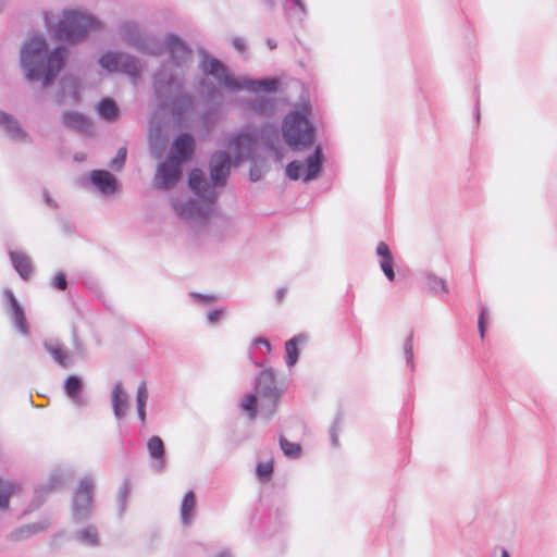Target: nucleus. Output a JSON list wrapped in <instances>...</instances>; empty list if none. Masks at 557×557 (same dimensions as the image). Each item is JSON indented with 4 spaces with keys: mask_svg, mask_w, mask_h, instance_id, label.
I'll use <instances>...</instances> for the list:
<instances>
[{
    "mask_svg": "<svg viewBox=\"0 0 557 557\" xmlns=\"http://www.w3.org/2000/svg\"><path fill=\"white\" fill-rule=\"evenodd\" d=\"M135 49L150 55H160L164 51L170 55V60L162 63L153 74L152 86L159 108L178 120L193 111L194 98L184 90L186 81L184 67L191 60V50L188 46L174 34L166 35L164 44L156 36L144 35L135 44Z\"/></svg>",
    "mask_w": 557,
    "mask_h": 557,
    "instance_id": "obj_1",
    "label": "nucleus"
},
{
    "mask_svg": "<svg viewBox=\"0 0 557 557\" xmlns=\"http://www.w3.org/2000/svg\"><path fill=\"white\" fill-rule=\"evenodd\" d=\"M232 165V158L226 151H215L209 162V183L200 169H193L188 176L190 189L199 197L196 199L173 198L171 203L180 220L191 228L198 230L207 225L213 205L218 197L215 187L226 184Z\"/></svg>",
    "mask_w": 557,
    "mask_h": 557,
    "instance_id": "obj_2",
    "label": "nucleus"
},
{
    "mask_svg": "<svg viewBox=\"0 0 557 557\" xmlns=\"http://www.w3.org/2000/svg\"><path fill=\"white\" fill-rule=\"evenodd\" d=\"M67 51L64 47H57L50 53L42 35L28 38L21 48L20 62L29 82L42 81L48 87L61 71Z\"/></svg>",
    "mask_w": 557,
    "mask_h": 557,
    "instance_id": "obj_3",
    "label": "nucleus"
},
{
    "mask_svg": "<svg viewBox=\"0 0 557 557\" xmlns=\"http://www.w3.org/2000/svg\"><path fill=\"white\" fill-rule=\"evenodd\" d=\"M284 388L276 380L273 369L261 371L255 380V393H247L239 401V407L247 412L250 420L258 414L269 420L277 410Z\"/></svg>",
    "mask_w": 557,
    "mask_h": 557,
    "instance_id": "obj_4",
    "label": "nucleus"
},
{
    "mask_svg": "<svg viewBox=\"0 0 557 557\" xmlns=\"http://www.w3.org/2000/svg\"><path fill=\"white\" fill-rule=\"evenodd\" d=\"M201 71L211 75L220 86L230 91H239L245 89L252 94L275 92L278 89L280 82L277 78L253 79L249 77L236 78L232 75L227 67L218 59L210 58L207 53H202L200 63Z\"/></svg>",
    "mask_w": 557,
    "mask_h": 557,
    "instance_id": "obj_5",
    "label": "nucleus"
},
{
    "mask_svg": "<svg viewBox=\"0 0 557 557\" xmlns=\"http://www.w3.org/2000/svg\"><path fill=\"white\" fill-rule=\"evenodd\" d=\"M311 107L302 103L290 111L283 120L282 134L287 146L294 151L310 148L315 140V127L309 121Z\"/></svg>",
    "mask_w": 557,
    "mask_h": 557,
    "instance_id": "obj_6",
    "label": "nucleus"
},
{
    "mask_svg": "<svg viewBox=\"0 0 557 557\" xmlns=\"http://www.w3.org/2000/svg\"><path fill=\"white\" fill-rule=\"evenodd\" d=\"M98 21L90 14L76 10H64L63 17L54 28V37L66 42L82 40L89 29L96 28Z\"/></svg>",
    "mask_w": 557,
    "mask_h": 557,
    "instance_id": "obj_7",
    "label": "nucleus"
},
{
    "mask_svg": "<svg viewBox=\"0 0 557 557\" xmlns=\"http://www.w3.org/2000/svg\"><path fill=\"white\" fill-rule=\"evenodd\" d=\"M99 65L108 73H122L129 76L136 85L143 74L140 60L125 52L108 51L98 59Z\"/></svg>",
    "mask_w": 557,
    "mask_h": 557,
    "instance_id": "obj_8",
    "label": "nucleus"
},
{
    "mask_svg": "<svg viewBox=\"0 0 557 557\" xmlns=\"http://www.w3.org/2000/svg\"><path fill=\"white\" fill-rule=\"evenodd\" d=\"M323 151L320 145L315 146L313 152L305 160L306 171L304 172V163L297 160L286 165L285 174L292 181H298L302 177L305 183L315 180L322 171Z\"/></svg>",
    "mask_w": 557,
    "mask_h": 557,
    "instance_id": "obj_9",
    "label": "nucleus"
},
{
    "mask_svg": "<svg viewBox=\"0 0 557 557\" xmlns=\"http://www.w3.org/2000/svg\"><path fill=\"white\" fill-rule=\"evenodd\" d=\"M95 480L84 476L74 493L72 500L73 518L75 521H84L91 516L94 508Z\"/></svg>",
    "mask_w": 557,
    "mask_h": 557,
    "instance_id": "obj_10",
    "label": "nucleus"
},
{
    "mask_svg": "<svg viewBox=\"0 0 557 557\" xmlns=\"http://www.w3.org/2000/svg\"><path fill=\"white\" fill-rule=\"evenodd\" d=\"M257 133L242 128L238 133L228 135L227 147L233 152V163L238 165L252 157L256 148Z\"/></svg>",
    "mask_w": 557,
    "mask_h": 557,
    "instance_id": "obj_11",
    "label": "nucleus"
},
{
    "mask_svg": "<svg viewBox=\"0 0 557 557\" xmlns=\"http://www.w3.org/2000/svg\"><path fill=\"white\" fill-rule=\"evenodd\" d=\"M182 163L174 157H168L165 161L158 166L154 184L160 189H168L174 186L181 178Z\"/></svg>",
    "mask_w": 557,
    "mask_h": 557,
    "instance_id": "obj_12",
    "label": "nucleus"
},
{
    "mask_svg": "<svg viewBox=\"0 0 557 557\" xmlns=\"http://www.w3.org/2000/svg\"><path fill=\"white\" fill-rule=\"evenodd\" d=\"M147 450L152 459L151 469L157 473L163 472L166 461L164 444L161 437L157 435L151 436L147 442Z\"/></svg>",
    "mask_w": 557,
    "mask_h": 557,
    "instance_id": "obj_13",
    "label": "nucleus"
},
{
    "mask_svg": "<svg viewBox=\"0 0 557 557\" xmlns=\"http://www.w3.org/2000/svg\"><path fill=\"white\" fill-rule=\"evenodd\" d=\"M194 148V137L188 133H183L173 141L169 157H174L175 160H180L182 163L191 157Z\"/></svg>",
    "mask_w": 557,
    "mask_h": 557,
    "instance_id": "obj_14",
    "label": "nucleus"
},
{
    "mask_svg": "<svg viewBox=\"0 0 557 557\" xmlns=\"http://www.w3.org/2000/svg\"><path fill=\"white\" fill-rule=\"evenodd\" d=\"M83 381L77 375H70L64 382L65 395L71 399L72 404L76 407H84L87 405V399L82 393Z\"/></svg>",
    "mask_w": 557,
    "mask_h": 557,
    "instance_id": "obj_15",
    "label": "nucleus"
},
{
    "mask_svg": "<svg viewBox=\"0 0 557 557\" xmlns=\"http://www.w3.org/2000/svg\"><path fill=\"white\" fill-rule=\"evenodd\" d=\"M245 109L252 114L269 117L274 113L275 102L268 97H256L245 101Z\"/></svg>",
    "mask_w": 557,
    "mask_h": 557,
    "instance_id": "obj_16",
    "label": "nucleus"
},
{
    "mask_svg": "<svg viewBox=\"0 0 557 557\" xmlns=\"http://www.w3.org/2000/svg\"><path fill=\"white\" fill-rule=\"evenodd\" d=\"M90 181L103 195H112L116 190V180L109 171H92Z\"/></svg>",
    "mask_w": 557,
    "mask_h": 557,
    "instance_id": "obj_17",
    "label": "nucleus"
},
{
    "mask_svg": "<svg viewBox=\"0 0 557 557\" xmlns=\"http://www.w3.org/2000/svg\"><path fill=\"white\" fill-rule=\"evenodd\" d=\"M112 408L116 419L121 420L126 416L128 395L121 382L114 384L111 394Z\"/></svg>",
    "mask_w": 557,
    "mask_h": 557,
    "instance_id": "obj_18",
    "label": "nucleus"
},
{
    "mask_svg": "<svg viewBox=\"0 0 557 557\" xmlns=\"http://www.w3.org/2000/svg\"><path fill=\"white\" fill-rule=\"evenodd\" d=\"M0 125L4 127L7 135L15 141H24L27 138L26 132L21 127L18 121L11 114L0 111Z\"/></svg>",
    "mask_w": 557,
    "mask_h": 557,
    "instance_id": "obj_19",
    "label": "nucleus"
},
{
    "mask_svg": "<svg viewBox=\"0 0 557 557\" xmlns=\"http://www.w3.org/2000/svg\"><path fill=\"white\" fill-rule=\"evenodd\" d=\"M9 256L13 268L18 273L21 278L24 281L28 280L34 272L30 258L26 253L16 250H10Z\"/></svg>",
    "mask_w": 557,
    "mask_h": 557,
    "instance_id": "obj_20",
    "label": "nucleus"
},
{
    "mask_svg": "<svg viewBox=\"0 0 557 557\" xmlns=\"http://www.w3.org/2000/svg\"><path fill=\"white\" fill-rule=\"evenodd\" d=\"M45 349L51 355L52 359L62 368H69L72 363L70 352L63 345L55 339L46 341L44 343Z\"/></svg>",
    "mask_w": 557,
    "mask_h": 557,
    "instance_id": "obj_21",
    "label": "nucleus"
},
{
    "mask_svg": "<svg viewBox=\"0 0 557 557\" xmlns=\"http://www.w3.org/2000/svg\"><path fill=\"white\" fill-rule=\"evenodd\" d=\"M282 9L287 18L299 23H302L308 15V8L304 0H283Z\"/></svg>",
    "mask_w": 557,
    "mask_h": 557,
    "instance_id": "obj_22",
    "label": "nucleus"
},
{
    "mask_svg": "<svg viewBox=\"0 0 557 557\" xmlns=\"http://www.w3.org/2000/svg\"><path fill=\"white\" fill-rule=\"evenodd\" d=\"M63 124L72 129H76L81 133H89L91 131V122L84 114L74 112V111H65L62 114Z\"/></svg>",
    "mask_w": 557,
    "mask_h": 557,
    "instance_id": "obj_23",
    "label": "nucleus"
},
{
    "mask_svg": "<svg viewBox=\"0 0 557 557\" xmlns=\"http://www.w3.org/2000/svg\"><path fill=\"white\" fill-rule=\"evenodd\" d=\"M196 515V496L193 491H188L181 503L180 519L183 525L188 527Z\"/></svg>",
    "mask_w": 557,
    "mask_h": 557,
    "instance_id": "obj_24",
    "label": "nucleus"
},
{
    "mask_svg": "<svg viewBox=\"0 0 557 557\" xmlns=\"http://www.w3.org/2000/svg\"><path fill=\"white\" fill-rule=\"evenodd\" d=\"M66 92H69L73 102L79 100V83L76 78H65L61 82V90L57 95V102L63 104L65 102Z\"/></svg>",
    "mask_w": 557,
    "mask_h": 557,
    "instance_id": "obj_25",
    "label": "nucleus"
},
{
    "mask_svg": "<svg viewBox=\"0 0 557 557\" xmlns=\"http://www.w3.org/2000/svg\"><path fill=\"white\" fill-rule=\"evenodd\" d=\"M72 539L85 546H97L99 544L98 530L94 525H87L72 534Z\"/></svg>",
    "mask_w": 557,
    "mask_h": 557,
    "instance_id": "obj_26",
    "label": "nucleus"
},
{
    "mask_svg": "<svg viewBox=\"0 0 557 557\" xmlns=\"http://www.w3.org/2000/svg\"><path fill=\"white\" fill-rule=\"evenodd\" d=\"M307 341L306 335L299 334L288 339L285 343V352H286V364L287 367H294L299 358L298 346L304 344Z\"/></svg>",
    "mask_w": 557,
    "mask_h": 557,
    "instance_id": "obj_27",
    "label": "nucleus"
},
{
    "mask_svg": "<svg viewBox=\"0 0 557 557\" xmlns=\"http://www.w3.org/2000/svg\"><path fill=\"white\" fill-rule=\"evenodd\" d=\"M144 35L134 22H125L121 25V37L129 46L135 48V44L139 41Z\"/></svg>",
    "mask_w": 557,
    "mask_h": 557,
    "instance_id": "obj_28",
    "label": "nucleus"
},
{
    "mask_svg": "<svg viewBox=\"0 0 557 557\" xmlns=\"http://www.w3.org/2000/svg\"><path fill=\"white\" fill-rule=\"evenodd\" d=\"M10 315L15 329L23 335H28L29 329L23 307L18 304L10 308Z\"/></svg>",
    "mask_w": 557,
    "mask_h": 557,
    "instance_id": "obj_29",
    "label": "nucleus"
},
{
    "mask_svg": "<svg viewBox=\"0 0 557 557\" xmlns=\"http://www.w3.org/2000/svg\"><path fill=\"white\" fill-rule=\"evenodd\" d=\"M97 112L101 119L111 122L117 117L119 109L114 100L104 98L98 103Z\"/></svg>",
    "mask_w": 557,
    "mask_h": 557,
    "instance_id": "obj_30",
    "label": "nucleus"
},
{
    "mask_svg": "<svg viewBox=\"0 0 557 557\" xmlns=\"http://www.w3.org/2000/svg\"><path fill=\"white\" fill-rule=\"evenodd\" d=\"M403 350L407 369L410 372H414L416 364L413 360V331H410L409 334L407 335L403 345Z\"/></svg>",
    "mask_w": 557,
    "mask_h": 557,
    "instance_id": "obj_31",
    "label": "nucleus"
},
{
    "mask_svg": "<svg viewBox=\"0 0 557 557\" xmlns=\"http://www.w3.org/2000/svg\"><path fill=\"white\" fill-rule=\"evenodd\" d=\"M425 285H426L428 289L434 294H447L448 293L446 282L443 278H441L432 273H428L425 275Z\"/></svg>",
    "mask_w": 557,
    "mask_h": 557,
    "instance_id": "obj_32",
    "label": "nucleus"
},
{
    "mask_svg": "<svg viewBox=\"0 0 557 557\" xmlns=\"http://www.w3.org/2000/svg\"><path fill=\"white\" fill-rule=\"evenodd\" d=\"M131 495V486L127 480H125L117 493V505H119V515L122 516L127 507V502Z\"/></svg>",
    "mask_w": 557,
    "mask_h": 557,
    "instance_id": "obj_33",
    "label": "nucleus"
},
{
    "mask_svg": "<svg viewBox=\"0 0 557 557\" xmlns=\"http://www.w3.org/2000/svg\"><path fill=\"white\" fill-rule=\"evenodd\" d=\"M280 445H281V448H282L284 455L289 458L296 459L301 454V447L298 443H293V442L287 441L284 437H281Z\"/></svg>",
    "mask_w": 557,
    "mask_h": 557,
    "instance_id": "obj_34",
    "label": "nucleus"
},
{
    "mask_svg": "<svg viewBox=\"0 0 557 557\" xmlns=\"http://www.w3.org/2000/svg\"><path fill=\"white\" fill-rule=\"evenodd\" d=\"M12 492V485L0 479V508H7Z\"/></svg>",
    "mask_w": 557,
    "mask_h": 557,
    "instance_id": "obj_35",
    "label": "nucleus"
},
{
    "mask_svg": "<svg viewBox=\"0 0 557 557\" xmlns=\"http://www.w3.org/2000/svg\"><path fill=\"white\" fill-rule=\"evenodd\" d=\"M256 472L261 480H268L273 472V463L271 461L259 462Z\"/></svg>",
    "mask_w": 557,
    "mask_h": 557,
    "instance_id": "obj_36",
    "label": "nucleus"
},
{
    "mask_svg": "<svg viewBox=\"0 0 557 557\" xmlns=\"http://www.w3.org/2000/svg\"><path fill=\"white\" fill-rule=\"evenodd\" d=\"M488 320H490L488 309L485 306H481L480 312H479L478 327H479V332H480V335L482 338L484 337L485 325L488 322Z\"/></svg>",
    "mask_w": 557,
    "mask_h": 557,
    "instance_id": "obj_37",
    "label": "nucleus"
},
{
    "mask_svg": "<svg viewBox=\"0 0 557 557\" xmlns=\"http://www.w3.org/2000/svg\"><path fill=\"white\" fill-rule=\"evenodd\" d=\"M148 400V389L145 382H141L137 388L136 403L137 407H146Z\"/></svg>",
    "mask_w": 557,
    "mask_h": 557,
    "instance_id": "obj_38",
    "label": "nucleus"
},
{
    "mask_svg": "<svg viewBox=\"0 0 557 557\" xmlns=\"http://www.w3.org/2000/svg\"><path fill=\"white\" fill-rule=\"evenodd\" d=\"M126 160V148L122 147L117 150L116 156L112 159L110 166L113 170H120Z\"/></svg>",
    "mask_w": 557,
    "mask_h": 557,
    "instance_id": "obj_39",
    "label": "nucleus"
},
{
    "mask_svg": "<svg viewBox=\"0 0 557 557\" xmlns=\"http://www.w3.org/2000/svg\"><path fill=\"white\" fill-rule=\"evenodd\" d=\"M164 149V141L162 139H152L150 138V151L151 154L159 159L161 158Z\"/></svg>",
    "mask_w": 557,
    "mask_h": 557,
    "instance_id": "obj_40",
    "label": "nucleus"
},
{
    "mask_svg": "<svg viewBox=\"0 0 557 557\" xmlns=\"http://www.w3.org/2000/svg\"><path fill=\"white\" fill-rule=\"evenodd\" d=\"M380 265L388 281H394L395 272L393 269V259L381 260Z\"/></svg>",
    "mask_w": 557,
    "mask_h": 557,
    "instance_id": "obj_41",
    "label": "nucleus"
},
{
    "mask_svg": "<svg viewBox=\"0 0 557 557\" xmlns=\"http://www.w3.org/2000/svg\"><path fill=\"white\" fill-rule=\"evenodd\" d=\"M52 286L59 290H65L67 287V280L63 272H59L54 275Z\"/></svg>",
    "mask_w": 557,
    "mask_h": 557,
    "instance_id": "obj_42",
    "label": "nucleus"
},
{
    "mask_svg": "<svg viewBox=\"0 0 557 557\" xmlns=\"http://www.w3.org/2000/svg\"><path fill=\"white\" fill-rule=\"evenodd\" d=\"M339 418H336L330 429V438L333 447L338 446Z\"/></svg>",
    "mask_w": 557,
    "mask_h": 557,
    "instance_id": "obj_43",
    "label": "nucleus"
},
{
    "mask_svg": "<svg viewBox=\"0 0 557 557\" xmlns=\"http://www.w3.org/2000/svg\"><path fill=\"white\" fill-rule=\"evenodd\" d=\"M376 253L382 258V260L393 259L389 248L384 242L379 243L376 247Z\"/></svg>",
    "mask_w": 557,
    "mask_h": 557,
    "instance_id": "obj_44",
    "label": "nucleus"
},
{
    "mask_svg": "<svg viewBox=\"0 0 557 557\" xmlns=\"http://www.w3.org/2000/svg\"><path fill=\"white\" fill-rule=\"evenodd\" d=\"M64 482L61 473H52L49 480L48 488H54L62 485Z\"/></svg>",
    "mask_w": 557,
    "mask_h": 557,
    "instance_id": "obj_45",
    "label": "nucleus"
},
{
    "mask_svg": "<svg viewBox=\"0 0 557 557\" xmlns=\"http://www.w3.org/2000/svg\"><path fill=\"white\" fill-rule=\"evenodd\" d=\"M200 86L205 88L206 90V94L209 96V97H214L215 95L219 94V89L216 88L215 85L213 84H207L205 83V81H201L200 82Z\"/></svg>",
    "mask_w": 557,
    "mask_h": 557,
    "instance_id": "obj_46",
    "label": "nucleus"
},
{
    "mask_svg": "<svg viewBox=\"0 0 557 557\" xmlns=\"http://www.w3.org/2000/svg\"><path fill=\"white\" fill-rule=\"evenodd\" d=\"M252 346H262L269 352L271 350V344L265 337H257L252 341Z\"/></svg>",
    "mask_w": 557,
    "mask_h": 557,
    "instance_id": "obj_47",
    "label": "nucleus"
},
{
    "mask_svg": "<svg viewBox=\"0 0 557 557\" xmlns=\"http://www.w3.org/2000/svg\"><path fill=\"white\" fill-rule=\"evenodd\" d=\"M4 298L8 302V306L11 308L12 306L18 304L17 299L15 298L13 292L9 288L4 289Z\"/></svg>",
    "mask_w": 557,
    "mask_h": 557,
    "instance_id": "obj_48",
    "label": "nucleus"
},
{
    "mask_svg": "<svg viewBox=\"0 0 557 557\" xmlns=\"http://www.w3.org/2000/svg\"><path fill=\"white\" fill-rule=\"evenodd\" d=\"M222 314L223 311L221 309L213 310L208 314V321L213 324L221 318Z\"/></svg>",
    "mask_w": 557,
    "mask_h": 557,
    "instance_id": "obj_49",
    "label": "nucleus"
},
{
    "mask_svg": "<svg viewBox=\"0 0 557 557\" xmlns=\"http://www.w3.org/2000/svg\"><path fill=\"white\" fill-rule=\"evenodd\" d=\"M233 46L235 47L236 50L243 52L246 48V42L243 38L236 37L233 39Z\"/></svg>",
    "mask_w": 557,
    "mask_h": 557,
    "instance_id": "obj_50",
    "label": "nucleus"
},
{
    "mask_svg": "<svg viewBox=\"0 0 557 557\" xmlns=\"http://www.w3.org/2000/svg\"><path fill=\"white\" fill-rule=\"evenodd\" d=\"M193 298L197 301H201V302H208V301H211L213 299L212 296H209V295H202V294H191Z\"/></svg>",
    "mask_w": 557,
    "mask_h": 557,
    "instance_id": "obj_51",
    "label": "nucleus"
},
{
    "mask_svg": "<svg viewBox=\"0 0 557 557\" xmlns=\"http://www.w3.org/2000/svg\"><path fill=\"white\" fill-rule=\"evenodd\" d=\"M286 293H287V289H286L285 287H281V288H278V289L276 290V295H275L276 300H277L278 302H282V301H283V299H284V297H285V295H286Z\"/></svg>",
    "mask_w": 557,
    "mask_h": 557,
    "instance_id": "obj_52",
    "label": "nucleus"
},
{
    "mask_svg": "<svg viewBox=\"0 0 557 557\" xmlns=\"http://www.w3.org/2000/svg\"><path fill=\"white\" fill-rule=\"evenodd\" d=\"M267 9L272 12L276 8V0H262Z\"/></svg>",
    "mask_w": 557,
    "mask_h": 557,
    "instance_id": "obj_53",
    "label": "nucleus"
},
{
    "mask_svg": "<svg viewBox=\"0 0 557 557\" xmlns=\"http://www.w3.org/2000/svg\"><path fill=\"white\" fill-rule=\"evenodd\" d=\"M138 418L141 423L146 422V407H137Z\"/></svg>",
    "mask_w": 557,
    "mask_h": 557,
    "instance_id": "obj_54",
    "label": "nucleus"
},
{
    "mask_svg": "<svg viewBox=\"0 0 557 557\" xmlns=\"http://www.w3.org/2000/svg\"><path fill=\"white\" fill-rule=\"evenodd\" d=\"M39 530L38 525L36 524H33V525H28L26 527L25 529H21V533H24V532H27V533H34V532H37Z\"/></svg>",
    "mask_w": 557,
    "mask_h": 557,
    "instance_id": "obj_55",
    "label": "nucleus"
},
{
    "mask_svg": "<svg viewBox=\"0 0 557 557\" xmlns=\"http://www.w3.org/2000/svg\"><path fill=\"white\" fill-rule=\"evenodd\" d=\"M45 200L48 206L53 207V208L57 207L54 201L49 197V195L47 193H45Z\"/></svg>",
    "mask_w": 557,
    "mask_h": 557,
    "instance_id": "obj_56",
    "label": "nucleus"
},
{
    "mask_svg": "<svg viewBox=\"0 0 557 557\" xmlns=\"http://www.w3.org/2000/svg\"><path fill=\"white\" fill-rule=\"evenodd\" d=\"M214 557H232L231 553L226 549L221 550Z\"/></svg>",
    "mask_w": 557,
    "mask_h": 557,
    "instance_id": "obj_57",
    "label": "nucleus"
},
{
    "mask_svg": "<svg viewBox=\"0 0 557 557\" xmlns=\"http://www.w3.org/2000/svg\"><path fill=\"white\" fill-rule=\"evenodd\" d=\"M267 45H268V47H269L271 50L275 49V48H276V46H277V45H276V41H275V40H273V39H271V38H269V39L267 40Z\"/></svg>",
    "mask_w": 557,
    "mask_h": 557,
    "instance_id": "obj_58",
    "label": "nucleus"
},
{
    "mask_svg": "<svg viewBox=\"0 0 557 557\" xmlns=\"http://www.w3.org/2000/svg\"><path fill=\"white\" fill-rule=\"evenodd\" d=\"M499 557H510L509 553L505 548H500V556Z\"/></svg>",
    "mask_w": 557,
    "mask_h": 557,
    "instance_id": "obj_59",
    "label": "nucleus"
},
{
    "mask_svg": "<svg viewBox=\"0 0 557 557\" xmlns=\"http://www.w3.org/2000/svg\"><path fill=\"white\" fill-rule=\"evenodd\" d=\"M75 160H76V161H81V160H83V158H81V156H77V154H76V156H75Z\"/></svg>",
    "mask_w": 557,
    "mask_h": 557,
    "instance_id": "obj_60",
    "label": "nucleus"
}]
</instances>
